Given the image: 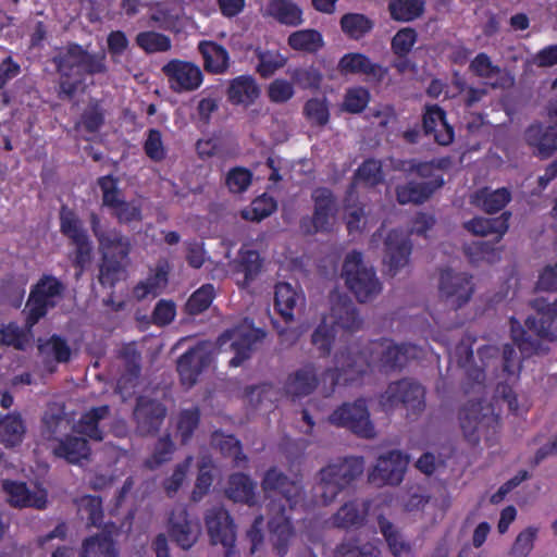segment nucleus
<instances>
[{
    "mask_svg": "<svg viewBox=\"0 0 557 557\" xmlns=\"http://www.w3.org/2000/svg\"><path fill=\"white\" fill-rule=\"evenodd\" d=\"M3 488L9 495L10 503L16 507H46L47 493L41 488L29 490L25 483L14 481H5Z\"/></svg>",
    "mask_w": 557,
    "mask_h": 557,
    "instance_id": "31",
    "label": "nucleus"
},
{
    "mask_svg": "<svg viewBox=\"0 0 557 557\" xmlns=\"http://www.w3.org/2000/svg\"><path fill=\"white\" fill-rule=\"evenodd\" d=\"M90 226L94 235L99 242V249L102 253V258L128 260L131 251V242L128 237L122 235V233L115 228H103L100 218L96 213L90 215Z\"/></svg>",
    "mask_w": 557,
    "mask_h": 557,
    "instance_id": "18",
    "label": "nucleus"
},
{
    "mask_svg": "<svg viewBox=\"0 0 557 557\" xmlns=\"http://www.w3.org/2000/svg\"><path fill=\"white\" fill-rule=\"evenodd\" d=\"M64 292V285L52 275H44L30 292L26 304V325L32 329L48 310L55 307Z\"/></svg>",
    "mask_w": 557,
    "mask_h": 557,
    "instance_id": "11",
    "label": "nucleus"
},
{
    "mask_svg": "<svg viewBox=\"0 0 557 557\" xmlns=\"http://www.w3.org/2000/svg\"><path fill=\"white\" fill-rule=\"evenodd\" d=\"M40 355L46 358H53L58 362H66L71 356L67 343L60 336L53 335L49 339L39 343Z\"/></svg>",
    "mask_w": 557,
    "mask_h": 557,
    "instance_id": "55",
    "label": "nucleus"
},
{
    "mask_svg": "<svg viewBox=\"0 0 557 557\" xmlns=\"http://www.w3.org/2000/svg\"><path fill=\"white\" fill-rule=\"evenodd\" d=\"M330 312L322 318L334 327L338 326L348 332L358 331L362 320L354 302L346 295L333 294L330 297Z\"/></svg>",
    "mask_w": 557,
    "mask_h": 557,
    "instance_id": "21",
    "label": "nucleus"
},
{
    "mask_svg": "<svg viewBox=\"0 0 557 557\" xmlns=\"http://www.w3.org/2000/svg\"><path fill=\"white\" fill-rule=\"evenodd\" d=\"M304 305L305 295L301 289L286 282L275 285L274 306L286 322L293 321L295 310L301 309Z\"/></svg>",
    "mask_w": 557,
    "mask_h": 557,
    "instance_id": "30",
    "label": "nucleus"
},
{
    "mask_svg": "<svg viewBox=\"0 0 557 557\" xmlns=\"http://www.w3.org/2000/svg\"><path fill=\"white\" fill-rule=\"evenodd\" d=\"M214 298L212 284H205L195 290L186 302V311L189 314H198L207 310Z\"/></svg>",
    "mask_w": 557,
    "mask_h": 557,
    "instance_id": "60",
    "label": "nucleus"
},
{
    "mask_svg": "<svg viewBox=\"0 0 557 557\" xmlns=\"http://www.w3.org/2000/svg\"><path fill=\"white\" fill-rule=\"evenodd\" d=\"M335 339V330L322 318L321 323L315 327L311 336V343L321 356H327L331 352Z\"/></svg>",
    "mask_w": 557,
    "mask_h": 557,
    "instance_id": "58",
    "label": "nucleus"
},
{
    "mask_svg": "<svg viewBox=\"0 0 557 557\" xmlns=\"http://www.w3.org/2000/svg\"><path fill=\"white\" fill-rule=\"evenodd\" d=\"M256 483L244 473L230 476L226 495L234 502L245 503L249 506L256 504Z\"/></svg>",
    "mask_w": 557,
    "mask_h": 557,
    "instance_id": "40",
    "label": "nucleus"
},
{
    "mask_svg": "<svg viewBox=\"0 0 557 557\" xmlns=\"http://www.w3.org/2000/svg\"><path fill=\"white\" fill-rule=\"evenodd\" d=\"M510 199V191L505 187L495 190L482 188L472 196V202L487 213L502 210Z\"/></svg>",
    "mask_w": 557,
    "mask_h": 557,
    "instance_id": "41",
    "label": "nucleus"
},
{
    "mask_svg": "<svg viewBox=\"0 0 557 557\" xmlns=\"http://www.w3.org/2000/svg\"><path fill=\"white\" fill-rule=\"evenodd\" d=\"M525 141L542 159L549 158L557 151V125H530L524 133Z\"/></svg>",
    "mask_w": 557,
    "mask_h": 557,
    "instance_id": "27",
    "label": "nucleus"
},
{
    "mask_svg": "<svg viewBox=\"0 0 557 557\" xmlns=\"http://www.w3.org/2000/svg\"><path fill=\"white\" fill-rule=\"evenodd\" d=\"M261 487L268 498L280 496L268 505V524L273 547L280 557H284L295 537V529L282 499L286 502L290 511L302 509L306 500L305 488L300 479L290 480L276 468H271L264 473Z\"/></svg>",
    "mask_w": 557,
    "mask_h": 557,
    "instance_id": "1",
    "label": "nucleus"
},
{
    "mask_svg": "<svg viewBox=\"0 0 557 557\" xmlns=\"http://www.w3.org/2000/svg\"><path fill=\"white\" fill-rule=\"evenodd\" d=\"M338 70L342 74H363L370 81L381 82L387 71L377 63H373L362 53H347L338 62Z\"/></svg>",
    "mask_w": 557,
    "mask_h": 557,
    "instance_id": "28",
    "label": "nucleus"
},
{
    "mask_svg": "<svg viewBox=\"0 0 557 557\" xmlns=\"http://www.w3.org/2000/svg\"><path fill=\"white\" fill-rule=\"evenodd\" d=\"M437 290L440 299L446 306L458 310L469 304L475 285L468 272L444 269L440 272Z\"/></svg>",
    "mask_w": 557,
    "mask_h": 557,
    "instance_id": "10",
    "label": "nucleus"
},
{
    "mask_svg": "<svg viewBox=\"0 0 557 557\" xmlns=\"http://www.w3.org/2000/svg\"><path fill=\"white\" fill-rule=\"evenodd\" d=\"M164 406L148 397H139L134 409L136 429L140 435H149L159 431L164 418Z\"/></svg>",
    "mask_w": 557,
    "mask_h": 557,
    "instance_id": "23",
    "label": "nucleus"
},
{
    "mask_svg": "<svg viewBox=\"0 0 557 557\" xmlns=\"http://www.w3.org/2000/svg\"><path fill=\"white\" fill-rule=\"evenodd\" d=\"M408 462V457L399 450L382 455L369 474V481L377 486L398 485L404 480Z\"/></svg>",
    "mask_w": 557,
    "mask_h": 557,
    "instance_id": "19",
    "label": "nucleus"
},
{
    "mask_svg": "<svg viewBox=\"0 0 557 557\" xmlns=\"http://www.w3.org/2000/svg\"><path fill=\"white\" fill-rule=\"evenodd\" d=\"M59 78V96L72 98L85 83L86 75L106 74L104 53H90L79 45H70L53 59Z\"/></svg>",
    "mask_w": 557,
    "mask_h": 557,
    "instance_id": "3",
    "label": "nucleus"
},
{
    "mask_svg": "<svg viewBox=\"0 0 557 557\" xmlns=\"http://www.w3.org/2000/svg\"><path fill=\"white\" fill-rule=\"evenodd\" d=\"M364 470L362 457H337L318 472L317 492L323 505L333 503Z\"/></svg>",
    "mask_w": 557,
    "mask_h": 557,
    "instance_id": "5",
    "label": "nucleus"
},
{
    "mask_svg": "<svg viewBox=\"0 0 557 557\" xmlns=\"http://www.w3.org/2000/svg\"><path fill=\"white\" fill-rule=\"evenodd\" d=\"M350 356L339 350L334 356V367L326 368L321 375L313 362H308L290 374L285 383L287 394L301 397L311 394L320 384L325 394H331L339 383L352 384L367 371L369 364L364 358L349 363Z\"/></svg>",
    "mask_w": 557,
    "mask_h": 557,
    "instance_id": "2",
    "label": "nucleus"
},
{
    "mask_svg": "<svg viewBox=\"0 0 557 557\" xmlns=\"http://www.w3.org/2000/svg\"><path fill=\"white\" fill-rule=\"evenodd\" d=\"M215 349L212 342H201L180 357L177 371L183 384H195L200 372L213 361Z\"/></svg>",
    "mask_w": 557,
    "mask_h": 557,
    "instance_id": "15",
    "label": "nucleus"
},
{
    "mask_svg": "<svg viewBox=\"0 0 557 557\" xmlns=\"http://www.w3.org/2000/svg\"><path fill=\"white\" fill-rule=\"evenodd\" d=\"M60 228L61 232L71 239V242L79 240L87 235L83 227L82 221L78 216L66 207H63L60 212Z\"/></svg>",
    "mask_w": 557,
    "mask_h": 557,
    "instance_id": "56",
    "label": "nucleus"
},
{
    "mask_svg": "<svg viewBox=\"0 0 557 557\" xmlns=\"http://www.w3.org/2000/svg\"><path fill=\"white\" fill-rule=\"evenodd\" d=\"M343 277L358 301L368 302L382 292V283L373 268L367 267L359 251L349 252L343 264Z\"/></svg>",
    "mask_w": 557,
    "mask_h": 557,
    "instance_id": "7",
    "label": "nucleus"
},
{
    "mask_svg": "<svg viewBox=\"0 0 557 557\" xmlns=\"http://www.w3.org/2000/svg\"><path fill=\"white\" fill-rule=\"evenodd\" d=\"M252 182V173L243 166L231 169L225 176V185L232 194L245 193Z\"/></svg>",
    "mask_w": 557,
    "mask_h": 557,
    "instance_id": "62",
    "label": "nucleus"
},
{
    "mask_svg": "<svg viewBox=\"0 0 557 557\" xmlns=\"http://www.w3.org/2000/svg\"><path fill=\"white\" fill-rule=\"evenodd\" d=\"M53 453L70 463H78L82 460L88 459L90 447L85 438L66 436L59 440L58 444L53 447Z\"/></svg>",
    "mask_w": 557,
    "mask_h": 557,
    "instance_id": "38",
    "label": "nucleus"
},
{
    "mask_svg": "<svg viewBox=\"0 0 557 557\" xmlns=\"http://www.w3.org/2000/svg\"><path fill=\"white\" fill-rule=\"evenodd\" d=\"M162 72L168 78L170 88L175 92H188L198 89L203 82V74L199 65L182 60H171Z\"/></svg>",
    "mask_w": 557,
    "mask_h": 557,
    "instance_id": "16",
    "label": "nucleus"
},
{
    "mask_svg": "<svg viewBox=\"0 0 557 557\" xmlns=\"http://www.w3.org/2000/svg\"><path fill=\"white\" fill-rule=\"evenodd\" d=\"M329 421L336 426L350 430L359 437L373 438L376 435L363 399H358L351 404H343L330 416Z\"/></svg>",
    "mask_w": 557,
    "mask_h": 557,
    "instance_id": "13",
    "label": "nucleus"
},
{
    "mask_svg": "<svg viewBox=\"0 0 557 557\" xmlns=\"http://www.w3.org/2000/svg\"><path fill=\"white\" fill-rule=\"evenodd\" d=\"M288 45L294 50L315 52L323 46V39L318 30L301 29L289 35Z\"/></svg>",
    "mask_w": 557,
    "mask_h": 557,
    "instance_id": "49",
    "label": "nucleus"
},
{
    "mask_svg": "<svg viewBox=\"0 0 557 557\" xmlns=\"http://www.w3.org/2000/svg\"><path fill=\"white\" fill-rule=\"evenodd\" d=\"M459 419L462 433L469 443L476 445L484 440L492 445L496 441L499 417L490 404L469 403L460 412Z\"/></svg>",
    "mask_w": 557,
    "mask_h": 557,
    "instance_id": "6",
    "label": "nucleus"
},
{
    "mask_svg": "<svg viewBox=\"0 0 557 557\" xmlns=\"http://www.w3.org/2000/svg\"><path fill=\"white\" fill-rule=\"evenodd\" d=\"M127 265L128 260L102 258L99 275L100 283L103 286L113 287L115 283L125 278Z\"/></svg>",
    "mask_w": 557,
    "mask_h": 557,
    "instance_id": "53",
    "label": "nucleus"
},
{
    "mask_svg": "<svg viewBox=\"0 0 557 557\" xmlns=\"http://www.w3.org/2000/svg\"><path fill=\"white\" fill-rule=\"evenodd\" d=\"M198 51L208 73L220 75L228 71L231 65L230 53L222 45L211 40H201L198 44Z\"/></svg>",
    "mask_w": 557,
    "mask_h": 557,
    "instance_id": "34",
    "label": "nucleus"
},
{
    "mask_svg": "<svg viewBox=\"0 0 557 557\" xmlns=\"http://www.w3.org/2000/svg\"><path fill=\"white\" fill-rule=\"evenodd\" d=\"M269 13L282 24L295 26L301 23V10L288 0H273Z\"/></svg>",
    "mask_w": 557,
    "mask_h": 557,
    "instance_id": "50",
    "label": "nucleus"
},
{
    "mask_svg": "<svg viewBox=\"0 0 557 557\" xmlns=\"http://www.w3.org/2000/svg\"><path fill=\"white\" fill-rule=\"evenodd\" d=\"M81 557H117V552L109 535L99 534L83 542Z\"/></svg>",
    "mask_w": 557,
    "mask_h": 557,
    "instance_id": "44",
    "label": "nucleus"
},
{
    "mask_svg": "<svg viewBox=\"0 0 557 557\" xmlns=\"http://www.w3.org/2000/svg\"><path fill=\"white\" fill-rule=\"evenodd\" d=\"M265 336L261 329L253 327L251 323L245 321L244 323L231 330H226L218 339V345L222 348L228 342L231 349L234 351V357L230 359V367H240L246 360L251 357V354L260 341Z\"/></svg>",
    "mask_w": 557,
    "mask_h": 557,
    "instance_id": "12",
    "label": "nucleus"
},
{
    "mask_svg": "<svg viewBox=\"0 0 557 557\" xmlns=\"http://www.w3.org/2000/svg\"><path fill=\"white\" fill-rule=\"evenodd\" d=\"M370 509V502L350 499L345 502L330 518L332 527L343 530L359 529L366 521Z\"/></svg>",
    "mask_w": 557,
    "mask_h": 557,
    "instance_id": "24",
    "label": "nucleus"
},
{
    "mask_svg": "<svg viewBox=\"0 0 557 557\" xmlns=\"http://www.w3.org/2000/svg\"><path fill=\"white\" fill-rule=\"evenodd\" d=\"M200 412L198 408L184 409L180 412L176 422V432L183 444L187 443L198 428Z\"/></svg>",
    "mask_w": 557,
    "mask_h": 557,
    "instance_id": "59",
    "label": "nucleus"
},
{
    "mask_svg": "<svg viewBox=\"0 0 557 557\" xmlns=\"http://www.w3.org/2000/svg\"><path fill=\"white\" fill-rule=\"evenodd\" d=\"M233 104L250 106L260 95V88L251 75H240L230 81L226 91Z\"/></svg>",
    "mask_w": 557,
    "mask_h": 557,
    "instance_id": "35",
    "label": "nucleus"
},
{
    "mask_svg": "<svg viewBox=\"0 0 557 557\" xmlns=\"http://www.w3.org/2000/svg\"><path fill=\"white\" fill-rule=\"evenodd\" d=\"M306 120L312 126H324L330 120V106L326 97H312L306 101L302 108Z\"/></svg>",
    "mask_w": 557,
    "mask_h": 557,
    "instance_id": "46",
    "label": "nucleus"
},
{
    "mask_svg": "<svg viewBox=\"0 0 557 557\" xmlns=\"http://www.w3.org/2000/svg\"><path fill=\"white\" fill-rule=\"evenodd\" d=\"M444 184L443 177L423 182H408L396 188L397 201L400 205L414 203L420 205L426 201L432 194Z\"/></svg>",
    "mask_w": 557,
    "mask_h": 557,
    "instance_id": "32",
    "label": "nucleus"
},
{
    "mask_svg": "<svg viewBox=\"0 0 557 557\" xmlns=\"http://www.w3.org/2000/svg\"><path fill=\"white\" fill-rule=\"evenodd\" d=\"M535 315L525 320L529 332L534 333L539 338L553 342L557 338L554 322L557 318V298L537 297L533 300Z\"/></svg>",
    "mask_w": 557,
    "mask_h": 557,
    "instance_id": "17",
    "label": "nucleus"
},
{
    "mask_svg": "<svg viewBox=\"0 0 557 557\" xmlns=\"http://www.w3.org/2000/svg\"><path fill=\"white\" fill-rule=\"evenodd\" d=\"M384 263L392 275H396L403 268L408 265L411 253V244L408 235L403 231H391L385 239Z\"/></svg>",
    "mask_w": 557,
    "mask_h": 557,
    "instance_id": "22",
    "label": "nucleus"
},
{
    "mask_svg": "<svg viewBox=\"0 0 557 557\" xmlns=\"http://www.w3.org/2000/svg\"><path fill=\"white\" fill-rule=\"evenodd\" d=\"M346 356H350L349 363H354L359 358H364L369 364L367 371L359 380L368 373L372 366H377L382 371H392L404 368L408 361L420 359L424 356L423 348L413 344H395L391 339H382L370 344L360 350L357 345L348 346L345 350Z\"/></svg>",
    "mask_w": 557,
    "mask_h": 557,
    "instance_id": "4",
    "label": "nucleus"
},
{
    "mask_svg": "<svg viewBox=\"0 0 557 557\" xmlns=\"http://www.w3.org/2000/svg\"><path fill=\"white\" fill-rule=\"evenodd\" d=\"M510 331L513 344L519 348L522 357H530L540 350L539 338H533L528 334L516 319L510 320Z\"/></svg>",
    "mask_w": 557,
    "mask_h": 557,
    "instance_id": "51",
    "label": "nucleus"
},
{
    "mask_svg": "<svg viewBox=\"0 0 557 557\" xmlns=\"http://www.w3.org/2000/svg\"><path fill=\"white\" fill-rule=\"evenodd\" d=\"M25 433V424L20 413L12 412L0 419V442L7 447L18 445Z\"/></svg>",
    "mask_w": 557,
    "mask_h": 557,
    "instance_id": "42",
    "label": "nucleus"
},
{
    "mask_svg": "<svg viewBox=\"0 0 557 557\" xmlns=\"http://www.w3.org/2000/svg\"><path fill=\"white\" fill-rule=\"evenodd\" d=\"M110 413L109 406H100L90 409L84 413L77 423L73 426L74 432L85 435L94 441H102L103 432L99 426L101 420L106 419Z\"/></svg>",
    "mask_w": 557,
    "mask_h": 557,
    "instance_id": "37",
    "label": "nucleus"
},
{
    "mask_svg": "<svg viewBox=\"0 0 557 557\" xmlns=\"http://www.w3.org/2000/svg\"><path fill=\"white\" fill-rule=\"evenodd\" d=\"M425 0H392L388 4L391 16L400 22H409L422 15Z\"/></svg>",
    "mask_w": 557,
    "mask_h": 557,
    "instance_id": "48",
    "label": "nucleus"
},
{
    "mask_svg": "<svg viewBox=\"0 0 557 557\" xmlns=\"http://www.w3.org/2000/svg\"><path fill=\"white\" fill-rule=\"evenodd\" d=\"M311 198L314 202L312 216L314 231H330L336 214V202L333 193L325 187H319L312 191Z\"/></svg>",
    "mask_w": 557,
    "mask_h": 557,
    "instance_id": "26",
    "label": "nucleus"
},
{
    "mask_svg": "<svg viewBox=\"0 0 557 557\" xmlns=\"http://www.w3.org/2000/svg\"><path fill=\"white\" fill-rule=\"evenodd\" d=\"M341 26L344 33L358 39L372 28V23L363 14L348 13L342 17Z\"/></svg>",
    "mask_w": 557,
    "mask_h": 557,
    "instance_id": "61",
    "label": "nucleus"
},
{
    "mask_svg": "<svg viewBox=\"0 0 557 557\" xmlns=\"http://www.w3.org/2000/svg\"><path fill=\"white\" fill-rule=\"evenodd\" d=\"M77 511L89 525L99 527L102 523V502L98 496L84 495L76 500Z\"/></svg>",
    "mask_w": 557,
    "mask_h": 557,
    "instance_id": "47",
    "label": "nucleus"
},
{
    "mask_svg": "<svg viewBox=\"0 0 557 557\" xmlns=\"http://www.w3.org/2000/svg\"><path fill=\"white\" fill-rule=\"evenodd\" d=\"M168 263L158 264L152 274L134 287V297L137 300H143L150 296H158L168 284Z\"/></svg>",
    "mask_w": 557,
    "mask_h": 557,
    "instance_id": "39",
    "label": "nucleus"
},
{
    "mask_svg": "<svg viewBox=\"0 0 557 557\" xmlns=\"http://www.w3.org/2000/svg\"><path fill=\"white\" fill-rule=\"evenodd\" d=\"M379 404L385 411L403 406L408 411V416H417L425 408V389L420 383L410 379L395 381L389 383L380 395Z\"/></svg>",
    "mask_w": 557,
    "mask_h": 557,
    "instance_id": "9",
    "label": "nucleus"
},
{
    "mask_svg": "<svg viewBox=\"0 0 557 557\" xmlns=\"http://www.w3.org/2000/svg\"><path fill=\"white\" fill-rule=\"evenodd\" d=\"M70 426V421L62 410L47 411L42 418V435L47 440H58Z\"/></svg>",
    "mask_w": 557,
    "mask_h": 557,
    "instance_id": "52",
    "label": "nucleus"
},
{
    "mask_svg": "<svg viewBox=\"0 0 557 557\" xmlns=\"http://www.w3.org/2000/svg\"><path fill=\"white\" fill-rule=\"evenodd\" d=\"M205 522L211 543L221 544L225 557H232L235 554L236 533L228 511L222 506H214L207 510Z\"/></svg>",
    "mask_w": 557,
    "mask_h": 557,
    "instance_id": "14",
    "label": "nucleus"
},
{
    "mask_svg": "<svg viewBox=\"0 0 557 557\" xmlns=\"http://www.w3.org/2000/svg\"><path fill=\"white\" fill-rule=\"evenodd\" d=\"M377 524L393 556L405 557L411 554L410 544L404 540L399 531L385 517H377Z\"/></svg>",
    "mask_w": 557,
    "mask_h": 557,
    "instance_id": "43",
    "label": "nucleus"
},
{
    "mask_svg": "<svg viewBox=\"0 0 557 557\" xmlns=\"http://www.w3.org/2000/svg\"><path fill=\"white\" fill-rule=\"evenodd\" d=\"M98 185L102 191L103 206L113 211L124 199L117 187V181L113 176L107 175L98 180Z\"/></svg>",
    "mask_w": 557,
    "mask_h": 557,
    "instance_id": "64",
    "label": "nucleus"
},
{
    "mask_svg": "<svg viewBox=\"0 0 557 557\" xmlns=\"http://www.w3.org/2000/svg\"><path fill=\"white\" fill-rule=\"evenodd\" d=\"M136 44L147 53L165 52L172 47L170 37L152 30L139 33Z\"/></svg>",
    "mask_w": 557,
    "mask_h": 557,
    "instance_id": "54",
    "label": "nucleus"
},
{
    "mask_svg": "<svg viewBox=\"0 0 557 557\" xmlns=\"http://www.w3.org/2000/svg\"><path fill=\"white\" fill-rule=\"evenodd\" d=\"M201 527L197 519L190 518L186 508L175 507L169 518V534L183 549H189L198 541Z\"/></svg>",
    "mask_w": 557,
    "mask_h": 557,
    "instance_id": "20",
    "label": "nucleus"
},
{
    "mask_svg": "<svg viewBox=\"0 0 557 557\" xmlns=\"http://www.w3.org/2000/svg\"><path fill=\"white\" fill-rule=\"evenodd\" d=\"M276 210V201L273 197L263 194L256 198L249 210L243 212L247 220L261 221L271 215Z\"/></svg>",
    "mask_w": 557,
    "mask_h": 557,
    "instance_id": "63",
    "label": "nucleus"
},
{
    "mask_svg": "<svg viewBox=\"0 0 557 557\" xmlns=\"http://www.w3.org/2000/svg\"><path fill=\"white\" fill-rule=\"evenodd\" d=\"M475 339L471 335H465L453 350H449V361L465 371L469 381L482 384L485 380V369H488L498 359V348L486 345L478 349L481 366L473 359L472 346Z\"/></svg>",
    "mask_w": 557,
    "mask_h": 557,
    "instance_id": "8",
    "label": "nucleus"
},
{
    "mask_svg": "<svg viewBox=\"0 0 557 557\" xmlns=\"http://www.w3.org/2000/svg\"><path fill=\"white\" fill-rule=\"evenodd\" d=\"M510 212H504L497 218H474L465 223V227L474 235H496L499 242L509 227Z\"/></svg>",
    "mask_w": 557,
    "mask_h": 557,
    "instance_id": "36",
    "label": "nucleus"
},
{
    "mask_svg": "<svg viewBox=\"0 0 557 557\" xmlns=\"http://www.w3.org/2000/svg\"><path fill=\"white\" fill-rule=\"evenodd\" d=\"M261 259L258 251L252 249L242 248L239 250L238 259L236 261V270L238 273L244 274L242 285L248 286L253 281L261 270Z\"/></svg>",
    "mask_w": 557,
    "mask_h": 557,
    "instance_id": "45",
    "label": "nucleus"
},
{
    "mask_svg": "<svg viewBox=\"0 0 557 557\" xmlns=\"http://www.w3.org/2000/svg\"><path fill=\"white\" fill-rule=\"evenodd\" d=\"M120 357L125 372L117 380L116 393L123 400H126L132 395L140 373V355L133 346L128 345L122 348Z\"/></svg>",
    "mask_w": 557,
    "mask_h": 557,
    "instance_id": "29",
    "label": "nucleus"
},
{
    "mask_svg": "<svg viewBox=\"0 0 557 557\" xmlns=\"http://www.w3.org/2000/svg\"><path fill=\"white\" fill-rule=\"evenodd\" d=\"M174 450L175 446L170 435L160 437L154 445L151 456L145 460V466L150 470L159 468L172 459Z\"/></svg>",
    "mask_w": 557,
    "mask_h": 557,
    "instance_id": "57",
    "label": "nucleus"
},
{
    "mask_svg": "<svg viewBox=\"0 0 557 557\" xmlns=\"http://www.w3.org/2000/svg\"><path fill=\"white\" fill-rule=\"evenodd\" d=\"M470 70L493 88H510L515 82L507 71L494 65L491 58L484 52L475 55L470 63Z\"/></svg>",
    "mask_w": 557,
    "mask_h": 557,
    "instance_id": "25",
    "label": "nucleus"
},
{
    "mask_svg": "<svg viewBox=\"0 0 557 557\" xmlns=\"http://www.w3.org/2000/svg\"><path fill=\"white\" fill-rule=\"evenodd\" d=\"M423 129L425 135L433 136L440 145H448L454 139V129L445 119V112L438 106L426 107L423 115Z\"/></svg>",
    "mask_w": 557,
    "mask_h": 557,
    "instance_id": "33",
    "label": "nucleus"
}]
</instances>
